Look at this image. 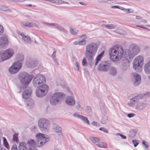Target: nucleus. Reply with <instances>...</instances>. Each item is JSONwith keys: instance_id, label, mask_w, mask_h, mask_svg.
<instances>
[{"instance_id": "f257e3e1", "label": "nucleus", "mask_w": 150, "mask_h": 150, "mask_svg": "<svg viewBox=\"0 0 150 150\" xmlns=\"http://www.w3.org/2000/svg\"><path fill=\"white\" fill-rule=\"evenodd\" d=\"M98 48L97 44L91 42L87 45L86 47L85 56L89 62H92L96 55Z\"/></svg>"}, {"instance_id": "f03ea898", "label": "nucleus", "mask_w": 150, "mask_h": 150, "mask_svg": "<svg viewBox=\"0 0 150 150\" xmlns=\"http://www.w3.org/2000/svg\"><path fill=\"white\" fill-rule=\"evenodd\" d=\"M123 51L121 46L113 47L109 51L110 59L112 62L120 60L123 56Z\"/></svg>"}, {"instance_id": "7ed1b4c3", "label": "nucleus", "mask_w": 150, "mask_h": 150, "mask_svg": "<svg viewBox=\"0 0 150 150\" xmlns=\"http://www.w3.org/2000/svg\"><path fill=\"white\" fill-rule=\"evenodd\" d=\"M33 77V75H30L25 72L20 73L18 75V79L23 86H27Z\"/></svg>"}, {"instance_id": "20e7f679", "label": "nucleus", "mask_w": 150, "mask_h": 150, "mask_svg": "<svg viewBox=\"0 0 150 150\" xmlns=\"http://www.w3.org/2000/svg\"><path fill=\"white\" fill-rule=\"evenodd\" d=\"M144 64V58L142 56H137L134 60L133 62V68L138 72H140L143 69Z\"/></svg>"}, {"instance_id": "39448f33", "label": "nucleus", "mask_w": 150, "mask_h": 150, "mask_svg": "<svg viewBox=\"0 0 150 150\" xmlns=\"http://www.w3.org/2000/svg\"><path fill=\"white\" fill-rule=\"evenodd\" d=\"M50 125L49 121L45 118H41L38 121V125L40 129L43 132H46L48 130Z\"/></svg>"}, {"instance_id": "423d86ee", "label": "nucleus", "mask_w": 150, "mask_h": 150, "mask_svg": "<svg viewBox=\"0 0 150 150\" xmlns=\"http://www.w3.org/2000/svg\"><path fill=\"white\" fill-rule=\"evenodd\" d=\"M13 54V50L10 48L5 50L3 52H0V62L9 59Z\"/></svg>"}, {"instance_id": "0eeeda50", "label": "nucleus", "mask_w": 150, "mask_h": 150, "mask_svg": "<svg viewBox=\"0 0 150 150\" xmlns=\"http://www.w3.org/2000/svg\"><path fill=\"white\" fill-rule=\"evenodd\" d=\"M129 49L126 50L125 51L126 55H128L131 58H133L134 57L139 53L140 50L139 46L133 45H132Z\"/></svg>"}, {"instance_id": "6e6552de", "label": "nucleus", "mask_w": 150, "mask_h": 150, "mask_svg": "<svg viewBox=\"0 0 150 150\" xmlns=\"http://www.w3.org/2000/svg\"><path fill=\"white\" fill-rule=\"evenodd\" d=\"M36 137L37 139L38 145V147H40L44 145L46 143L49 141L48 138L45 137L44 134L42 133H38L36 134Z\"/></svg>"}, {"instance_id": "1a4fd4ad", "label": "nucleus", "mask_w": 150, "mask_h": 150, "mask_svg": "<svg viewBox=\"0 0 150 150\" xmlns=\"http://www.w3.org/2000/svg\"><path fill=\"white\" fill-rule=\"evenodd\" d=\"M111 65L109 61L101 62L97 67L98 70L100 71L107 72Z\"/></svg>"}, {"instance_id": "9d476101", "label": "nucleus", "mask_w": 150, "mask_h": 150, "mask_svg": "<svg viewBox=\"0 0 150 150\" xmlns=\"http://www.w3.org/2000/svg\"><path fill=\"white\" fill-rule=\"evenodd\" d=\"M46 81L43 75L42 74L38 75L35 76L33 80V84L36 86L40 84L45 83Z\"/></svg>"}, {"instance_id": "9b49d317", "label": "nucleus", "mask_w": 150, "mask_h": 150, "mask_svg": "<svg viewBox=\"0 0 150 150\" xmlns=\"http://www.w3.org/2000/svg\"><path fill=\"white\" fill-rule=\"evenodd\" d=\"M22 67L21 63L20 62H17L13 64L9 69V71L11 74H16L17 73Z\"/></svg>"}, {"instance_id": "f8f14e48", "label": "nucleus", "mask_w": 150, "mask_h": 150, "mask_svg": "<svg viewBox=\"0 0 150 150\" xmlns=\"http://www.w3.org/2000/svg\"><path fill=\"white\" fill-rule=\"evenodd\" d=\"M20 89L23 90L22 97L24 99H28L32 93V90L30 88L27 86H21Z\"/></svg>"}, {"instance_id": "ddd939ff", "label": "nucleus", "mask_w": 150, "mask_h": 150, "mask_svg": "<svg viewBox=\"0 0 150 150\" xmlns=\"http://www.w3.org/2000/svg\"><path fill=\"white\" fill-rule=\"evenodd\" d=\"M133 77V80L134 81V85L135 86H137L140 84L141 81V77L140 74L137 73H133L132 74Z\"/></svg>"}, {"instance_id": "4468645a", "label": "nucleus", "mask_w": 150, "mask_h": 150, "mask_svg": "<svg viewBox=\"0 0 150 150\" xmlns=\"http://www.w3.org/2000/svg\"><path fill=\"white\" fill-rule=\"evenodd\" d=\"M65 102L67 105L72 106L75 105V101L73 97L71 96H68L66 98Z\"/></svg>"}, {"instance_id": "2eb2a0df", "label": "nucleus", "mask_w": 150, "mask_h": 150, "mask_svg": "<svg viewBox=\"0 0 150 150\" xmlns=\"http://www.w3.org/2000/svg\"><path fill=\"white\" fill-rule=\"evenodd\" d=\"M8 42L7 36L6 35H3L0 38V47H3Z\"/></svg>"}, {"instance_id": "dca6fc26", "label": "nucleus", "mask_w": 150, "mask_h": 150, "mask_svg": "<svg viewBox=\"0 0 150 150\" xmlns=\"http://www.w3.org/2000/svg\"><path fill=\"white\" fill-rule=\"evenodd\" d=\"M108 74L111 76H115L117 74V70L115 67L110 65L108 69Z\"/></svg>"}, {"instance_id": "f3484780", "label": "nucleus", "mask_w": 150, "mask_h": 150, "mask_svg": "<svg viewBox=\"0 0 150 150\" xmlns=\"http://www.w3.org/2000/svg\"><path fill=\"white\" fill-rule=\"evenodd\" d=\"M38 62L33 60L28 61L26 63V65L28 67L30 68H34L37 65Z\"/></svg>"}, {"instance_id": "a211bd4d", "label": "nucleus", "mask_w": 150, "mask_h": 150, "mask_svg": "<svg viewBox=\"0 0 150 150\" xmlns=\"http://www.w3.org/2000/svg\"><path fill=\"white\" fill-rule=\"evenodd\" d=\"M141 98V95H139L138 96H135L130 100V102L128 103V104L130 106H134V104L133 102H137Z\"/></svg>"}, {"instance_id": "6ab92c4d", "label": "nucleus", "mask_w": 150, "mask_h": 150, "mask_svg": "<svg viewBox=\"0 0 150 150\" xmlns=\"http://www.w3.org/2000/svg\"><path fill=\"white\" fill-rule=\"evenodd\" d=\"M35 93L37 96L39 97H43L47 94L46 91L40 89L38 87L35 91Z\"/></svg>"}, {"instance_id": "aec40b11", "label": "nucleus", "mask_w": 150, "mask_h": 150, "mask_svg": "<svg viewBox=\"0 0 150 150\" xmlns=\"http://www.w3.org/2000/svg\"><path fill=\"white\" fill-rule=\"evenodd\" d=\"M61 128L59 126L57 125V140H60L63 138V135L61 132Z\"/></svg>"}, {"instance_id": "412c9836", "label": "nucleus", "mask_w": 150, "mask_h": 150, "mask_svg": "<svg viewBox=\"0 0 150 150\" xmlns=\"http://www.w3.org/2000/svg\"><path fill=\"white\" fill-rule=\"evenodd\" d=\"M27 143L28 146V148H30L31 150H37V149L34 146L35 142L34 140L30 139L28 140Z\"/></svg>"}, {"instance_id": "4be33fe9", "label": "nucleus", "mask_w": 150, "mask_h": 150, "mask_svg": "<svg viewBox=\"0 0 150 150\" xmlns=\"http://www.w3.org/2000/svg\"><path fill=\"white\" fill-rule=\"evenodd\" d=\"M65 97V95L62 92H57V103L59 102L60 103Z\"/></svg>"}, {"instance_id": "5701e85b", "label": "nucleus", "mask_w": 150, "mask_h": 150, "mask_svg": "<svg viewBox=\"0 0 150 150\" xmlns=\"http://www.w3.org/2000/svg\"><path fill=\"white\" fill-rule=\"evenodd\" d=\"M128 56H129V55H126V53L125 52V54L124 55V57H123V59L122 60V65L123 64L129 65L128 64L129 62V59H132L133 58H131L129 57H128Z\"/></svg>"}, {"instance_id": "b1692460", "label": "nucleus", "mask_w": 150, "mask_h": 150, "mask_svg": "<svg viewBox=\"0 0 150 150\" xmlns=\"http://www.w3.org/2000/svg\"><path fill=\"white\" fill-rule=\"evenodd\" d=\"M25 103L28 108H31L34 106V101L33 99H29L26 100Z\"/></svg>"}, {"instance_id": "393cba45", "label": "nucleus", "mask_w": 150, "mask_h": 150, "mask_svg": "<svg viewBox=\"0 0 150 150\" xmlns=\"http://www.w3.org/2000/svg\"><path fill=\"white\" fill-rule=\"evenodd\" d=\"M50 102L52 105H55L56 104V92L52 94L50 99Z\"/></svg>"}, {"instance_id": "a878e982", "label": "nucleus", "mask_w": 150, "mask_h": 150, "mask_svg": "<svg viewBox=\"0 0 150 150\" xmlns=\"http://www.w3.org/2000/svg\"><path fill=\"white\" fill-rule=\"evenodd\" d=\"M146 106V104L144 103H138L136 105L135 108L139 110H142L144 109Z\"/></svg>"}, {"instance_id": "bb28decb", "label": "nucleus", "mask_w": 150, "mask_h": 150, "mask_svg": "<svg viewBox=\"0 0 150 150\" xmlns=\"http://www.w3.org/2000/svg\"><path fill=\"white\" fill-rule=\"evenodd\" d=\"M38 88L40 89L46 91V94L47 93L49 90V87L48 85L45 84H42V85L39 86Z\"/></svg>"}, {"instance_id": "cd10ccee", "label": "nucleus", "mask_w": 150, "mask_h": 150, "mask_svg": "<svg viewBox=\"0 0 150 150\" xmlns=\"http://www.w3.org/2000/svg\"><path fill=\"white\" fill-rule=\"evenodd\" d=\"M104 51H103L101 52V53H100V54H98L97 57L95 59L96 62L95 64V66L97 65L98 62L102 58L103 55L104 54Z\"/></svg>"}, {"instance_id": "c85d7f7f", "label": "nucleus", "mask_w": 150, "mask_h": 150, "mask_svg": "<svg viewBox=\"0 0 150 150\" xmlns=\"http://www.w3.org/2000/svg\"><path fill=\"white\" fill-rule=\"evenodd\" d=\"M17 58L18 59V61L17 62L19 61L21 62L22 64L24 59V57L23 55L22 54H19L17 56Z\"/></svg>"}, {"instance_id": "c756f323", "label": "nucleus", "mask_w": 150, "mask_h": 150, "mask_svg": "<svg viewBox=\"0 0 150 150\" xmlns=\"http://www.w3.org/2000/svg\"><path fill=\"white\" fill-rule=\"evenodd\" d=\"M115 31L116 33L120 35H125L127 34L126 32L122 29H117Z\"/></svg>"}, {"instance_id": "7c9ffc66", "label": "nucleus", "mask_w": 150, "mask_h": 150, "mask_svg": "<svg viewBox=\"0 0 150 150\" xmlns=\"http://www.w3.org/2000/svg\"><path fill=\"white\" fill-rule=\"evenodd\" d=\"M144 69L145 73L147 74L150 73V65L148 64H145Z\"/></svg>"}, {"instance_id": "2f4dec72", "label": "nucleus", "mask_w": 150, "mask_h": 150, "mask_svg": "<svg viewBox=\"0 0 150 150\" xmlns=\"http://www.w3.org/2000/svg\"><path fill=\"white\" fill-rule=\"evenodd\" d=\"M80 119H81L86 124L88 125H90L89 121L88 120L87 118L86 117L81 115Z\"/></svg>"}, {"instance_id": "473e14b6", "label": "nucleus", "mask_w": 150, "mask_h": 150, "mask_svg": "<svg viewBox=\"0 0 150 150\" xmlns=\"http://www.w3.org/2000/svg\"><path fill=\"white\" fill-rule=\"evenodd\" d=\"M108 117L107 116L103 115L102 117L101 122L103 124H106L108 122Z\"/></svg>"}, {"instance_id": "72a5a7b5", "label": "nucleus", "mask_w": 150, "mask_h": 150, "mask_svg": "<svg viewBox=\"0 0 150 150\" xmlns=\"http://www.w3.org/2000/svg\"><path fill=\"white\" fill-rule=\"evenodd\" d=\"M3 145L7 149H10L9 145L5 137H4L3 138Z\"/></svg>"}, {"instance_id": "f704fd0d", "label": "nucleus", "mask_w": 150, "mask_h": 150, "mask_svg": "<svg viewBox=\"0 0 150 150\" xmlns=\"http://www.w3.org/2000/svg\"><path fill=\"white\" fill-rule=\"evenodd\" d=\"M22 39L26 43H30L31 42L30 38L28 36H25L24 37H22Z\"/></svg>"}, {"instance_id": "c9c22d12", "label": "nucleus", "mask_w": 150, "mask_h": 150, "mask_svg": "<svg viewBox=\"0 0 150 150\" xmlns=\"http://www.w3.org/2000/svg\"><path fill=\"white\" fill-rule=\"evenodd\" d=\"M137 132V131L136 130L132 129L130 132L129 135L131 137H133L135 136Z\"/></svg>"}, {"instance_id": "e433bc0d", "label": "nucleus", "mask_w": 150, "mask_h": 150, "mask_svg": "<svg viewBox=\"0 0 150 150\" xmlns=\"http://www.w3.org/2000/svg\"><path fill=\"white\" fill-rule=\"evenodd\" d=\"M90 139L93 142H98L100 141V139L96 137H91Z\"/></svg>"}, {"instance_id": "4c0bfd02", "label": "nucleus", "mask_w": 150, "mask_h": 150, "mask_svg": "<svg viewBox=\"0 0 150 150\" xmlns=\"http://www.w3.org/2000/svg\"><path fill=\"white\" fill-rule=\"evenodd\" d=\"M105 26L109 29H115L116 27V25L114 24L105 25Z\"/></svg>"}, {"instance_id": "58836bf2", "label": "nucleus", "mask_w": 150, "mask_h": 150, "mask_svg": "<svg viewBox=\"0 0 150 150\" xmlns=\"http://www.w3.org/2000/svg\"><path fill=\"white\" fill-rule=\"evenodd\" d=\"M57 29H58L59 30L63 32L64 33H67V31L65 29L61 26L57 24Z\"/></svg>"}, {"instance_id": "ea45409f", "label": "nucleus", "mask_w": 150, "mask_h": 150, "mask_svg": "<svg viewBox=\"0 0 150 150\" xmlns=\"http://www.w3.org/2000/svg\"><path fill=\"white\" fill-rule=\"evenodd\" d=\"M110 8H117L120 9H130L129 8H125L119 6H113L110 7Z\"/></svg>"}, {"instance_id": "a19ab883", "label": "nucleus", "mask_w": 150, "mask_h": 150, "mask_svg": "<svg viewBox=\"0 0 150 150\" xmlns=\"http://www.w3.org/2000/svg\"><path fill=\"white\" fill-rule=\"evenodd\" d=\"M70 31L71 33L73 35H76L78 32V30H74L73 28H71L70 27Z\"/></svg>"}, {"instance_id": "79ce46f5", "label": "nucleus", "mask_w": 150, "mask_h": 150, "mask_svg": "<svg viewBox=\"0 0 150 150\" xmlns=\"http://www.w3.org/2000/svg\"><path fill=\"white\" fill-rule=\"evenodd\" d=\"M129 67V65L123 64H122V66L121 69L122 71H125Z\"/></svg>"}, {"instance_id": "37998d69", "label": "nucleus", "mask_w": 150, "mask_h": 150, "mask_svg": "<svg viewBox=\"0 0 150 150\" xmlns=\"http://www.w3.org/2000/svg\"><path fill=\"white\" fill-rule=\"evenodd\" d=\"M104 144H105L104 142H98L97 144H96V145L97 146H98L99 147L101 148L104 147L103 146V145Z\"/></svg>"}, {"instance_id": "c03bdc74", "label": "nucleus", "mask_w": 150, "mask_h": 150, "mask_svg": "<svg viewBox=\"0 0 150 150\" xmlns=\"http://www.w3.org/2000/svg\"><path fill=\"white\" fill-rule=\"evenodd\" d=\"M13 141L17 142L18 141V134L17 133H15L13 135Z\"/></svg>"}, {"instance_id": "a18cd8bd", "label": "nucleus", "mask_w": 150, "mask_h": 150, "mask_svg": "<svg viewBox=\"0 0 150 150\" xmlns=\"http://www.w3.org/2000/svg\"><path fill=\"white\" fill-rule=\"evenodd\" d=\"M86 112L89 115H91L92 113V111L91 107L89 106H87L86 107Z\"/></svg>"}, {"instance_id": "49530a36", "label": "nucleus", "mask_w": 150, "mask_h": 150, "mask_svg": "<svg viewBox=\"0 0 150 150\" xmlns=\"http://www.w3.org/2000/svg\"><path fill=\"white\" fill-rule=\"evenodd\" d=\"M82 65L83 66H86L87 65V63L85 57H84L82 61Z\"/></svg>"}, {"instance_id": "de8ad7c7", "label": "nucleus", "mask_w": 150, "mask_h": 150, "mask_svg": "<svg viewBox=\"0 0 150 150\" xmlns=\"http://www.w3.org/2000/svg\"><path fill=\"white\" fill-rule=\"evenodd\" d=\"M99 130L102 131L106 133H108V129L104 127H100L99 129Z\"/></svg>"}, {"instance_id": "09e8293b", "label": "nucleus", "mask_w": 150, "mask_h": 150, "mask_svg": "<svg viewBox=\"0 0 150 150\" xmlns=\"http://www.w3.org/2000/svg\"><path fill=\"white\" fill-rule=\"evenodd\" d=\"M79 45H83L86 44V41L85 40H82L79 41Z\"/></svg>"}, {"instance_id": "8fccbe9b", "label": "nucleus", "mask_w": 150, "mask_h": 150, "mask_svg": "<svg viewBox=\"0 0 150 150\" xmlns=\"http://www.w3.org/2000/svg\"><path fill=\"white\" fill-rule=\"evenodd\" d=\"M52 57L54 61L55 62L56 61V52L54 51L52 55Z\"/></svg>"}, {"instance_id": "3c124183", "label": "nucleus", "mask_w": 150, "mask_h": 150, "mask_svg": "<svg viewBox=\"0 0 150 150\" xmlns=\"http://www.w3.org/2000/svg\"><path fill=\"white\" fill-rule=\"evenodd\" d=\"M26 27H30L33 26V24L32 23H26Z\"/></svg>"}, {"instance_id": "603ef678", "label": "nucleus", "mask_w": 150, "mask_h": 150, "mask_svg": "<svg viewBox=\"0 0 150 150\" xmlns=\"http://www.w3.org/2000/svg\"><path fill=\"white\" fill-rule=\"evenodd\" d=\"M137 141H138L136 140H132V143L134 144V146L135 147H136L139 144V143Z\"/></svg>"}, {"instance_id": "864d4df0", "label": "nucleus", "mask_w": 150, "mask_h": 150, "mask_svg": "<svg viewBox=\"0 0 150 150\" xmlns=\"http://www.w3.org/2000/svg\"><path fill=\"white\" fill-rule=\"evenodd\" d=\"M63 3L67 4L68 2H65L62 0H57V4H61Z\"/></svg>"}, {"instance_id": "5fc2aeb1", "label": "nucleus", "mask_w": 150, "mask_h": 150, "mask_svg": "<svg viewBox=\"0 0 150 150\" xmlns=\"http://www.w3.org/2000/svg\"><path fill=\"white\" fill-rule=\"evenodd\" d=\"M116 0H106V3L109 4L115 3Z\"/></svg>"}, {"instance_id": "6e6d98bb", "label": "nucleus", "mask_w": 150, "mask_h": 150, "mask_svg": "<svg viewBox=\"0 0 150 150\" xmlns=\"http://www.w3.org/2000/svg\"><path fill=\"white\" fill-rule=\"evenodd\" d=\"M11 150H18L16 144H14L11 148Z\"/></svg>"}, {"instance_id": "4d7b16f0", "label": "nucleus", "mask_w": 150, "mask_h": 150, "mask_svg": "<svg viewBox=\"0 0 150 150\" xmlns=\"http://www.w3.org/2000/svg\"><path fill=\"white\" fill-rule=\"evenodd\" d=\"M116 135H119L123 139H126V137L125 136L121 134L120 133H117L116 134Z\"/></svg>"}, {"instance_id": "13d9d810", "label": "nucleus", "mask_w": 150, "mask_h": 150, "mask_svg": "<svg viewBox=\"0 0 150 150\" xmlns=\"http://www.w3.org/2000/svg\"><path fill=\"white\" fill-rule=\"evenodd\" d=\"M4 31V28L3 26L0 25V35H1Z\"/></svg>"}, {"instance_id": "bf43d9fd", "label": "nucleus", "mask_w": 150, "mask_h": 150, "mask_svg": "<svg viewBox=\"0 0 150 150\" xmlns=\"http://www.w3.org/2000/svg\"><path fill=\"white\" fill-rule=\"evenodd\" d=\"M142 144L144 145L145 146V147L146 148H147L148 147L149 145L148 143L147 142L145 141H143L142 142Z\"/></svg>"}, {"instance_id": "052dcab7", "label": "nucleus", "mask_w": 150, "mask_h": 150, "mask_svg": "<svg viewBox=\"0 0 150 150\" xmlns=\"http://www.w3.org/2000/svg\"><path fill=\"white\" fill-rule=\"evenodd\" d=\"M77 104L78 105L76 106V108L78 110L81 111L82 109V108L79 103H77Z\"/></svg>"}, {"instance_id": "680f3d73", "label": "nucleus", "mask_w": 150, "mask_h": 150, "mask_svg": "<svg viewBox=\"0 0 150 150\" xmlns=\"http://www.w3.org/2000/svg\"><path fill=\"white\" fill-rule=\"evenodd\" d=\"M73 116L75 117H76L80 119L81 115H79L76 113H75L73 114Z\"/></svg>"}, {"instance_id": "e2e57ef3", "label": "nucleus", "mask_w": 150, "mask_h": 150, "mask_svg": "<svg viewBox=\"0 0 150 150\" xmlns=\"http://www.w3.org/2000/svg\"><path fill=\"white\" fill-rule=\"evenodd\" d=\"M135 115V114L133 113H130L127 115V117L129 118H131L134 116Z\"/></svg>"}, {"instance_id": "0e129e2a", "label": "nucleus", "mask_w": 150, "mask_h": 150, "mask_svg": "<svg viewBox=\"0 0 150 150\" xmlns=\"http://www.w3.org/2000/svg\"><path fill=\"white\" fill-rule=\"evenodd\" d=\"M44 24L47 25L48 26H55V24L54 23H44Z\"/></svg>"}, {"instance_id": "69168bd1", "label": "nucleus", "mask_w": 150, "mask_h": 150, "mask_svg": "<svg viewBox=\"0 0 150 150\" xmlns=\"http://www.w3.org/2000/svg\"><path fill=\"white\" fill-rule=\"evenodd\" d=\"M91 124L95 126H97L99 125V124L97 122L93 121L92 122Z\"/></svg>"}, {"instance_id": "338daca9", "label": "nucleus", "mask_w": 150, "mask_h": 150, "mask_svg": "<svg viewBox=\"0 0 150 150\" xmlns=\"http://www.w3.org/2000/svg\"><path fill=\"white\" fill-rule=\"evenodd\" d=\"M75 65L76 66V67H77V69L78 71H79V63L78 62H76L75 64Z\"/></svg>"}, {"instance_id": "774afa93", "label": "nucleus", "mask_w": 150, "mask_h": 150, "mask_svg": "<svg viewBox=\"0 0 150 150\" xmlns=\"http://www.w3.org/2000/svg\"><path fill=\"white\" fill-rule=\"evenodd\" d=\"M80 38H82V40H85V39H86L87 38V36L85 35H83L82 36H81Z\"/></svg>"}]
</instances>
